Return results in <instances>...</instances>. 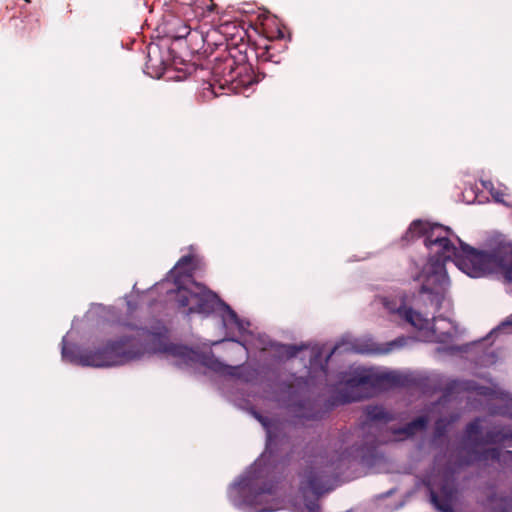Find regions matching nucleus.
I'll return each instance as SVG.
<instances>
[{"label":"nucleus","instance_id":"f257e3e1","mask_svg":"<svg viewBox=\"0 0 512 512\" xmlns=\"http://www.w3.org/2000/svg\"><path fill=\"white\" fill-rule=\"evenodd\" d=\"M163 354L172 357L178 365H189L199 359V353L186 345L171 343L161 333L138 328L134 335L109 340L102 349L81 356V363L97 367L126 364L144 355Z\"/></svg>","mask_w":512,"mask_h":512},{"label":"nucleus","instance_id":"f03ea898","mask_svg":"<svg viewBox=\"0 0 512 512\" xmlns=\"http://www.w3.org/2000/svg\"><path fill=\"white\" fill-rule=\"evenodd\" d=\"M378 445L379 442L373 439L370 442L365 441L360 446H352L341 453L335 451L332 455L325 452L309 456L305 459L304 468L299 473V490L304 496L309 492L316 497L323 495L330 490L327 485L331 475L340 469V462L350 457L360 458L363 461L374 458Z\"/></svg>","mask_w":512,"mask_h":512},{"label":"nucleus","instance_id":"7ed1b4c3","mask_svg":"<svg viewBox=\"0 0 512 512\" xmlns=\"http://www.w3.org/2000/svg\"><path fill=\"white\" fill-rule=\"evenodd\" d=\"M194 260V255H185L174 267L178 274L175 277L177 285L175 300L187 315L198 313L207 316L215 310L221 300L216 293L192 279L195 270Z\"/></svg>","mask_w":512,"mask_h":512},{"label":"nucleus","instance_id":"20e7f679","mask_svg":"<svg viewBox=\"0 0 512 512\" xmlns=\"http://www.w3.org/2000/svg\"><path fill=\"white\" fill-rule=\"evenodd\" d=\"M262 475L260 463L256 462L240 483L243 502L256 512L273 511L275 504L272 500L276 495V483L271 480L262 481Z\"/></svg>","mask_w":512,"mask_h":512},{"label":"nucleus","instance_id":"39448f33","mask_svg":"<svg viewBox=\"0 0 512 512\" xmlns=\"http://www.w3.org/2000/svg\"><path fill=\"white\" fill-rule=\"evenodd\" d=\"M451 259L430 257L422 272V285L420 292L428 294L430 301L440 309L442 301L450 287L445 264Z\"/></svg>","mask_w":512,"mask_h":512},{"label":"nucleus","instance_id":"423d86ee","mask_svg":"<svg viewBox=\"0 0 512 512\" xmlns=\"http://www.w3.org/2000/svg\"><path fill=\"white\" fill-rule=\"evenodd\" d=\"M345 383L350 388H357L382 384L400 386L403 384V381L401 375L393 372L376 375L368 371H359L347 378Z\"/></svg>","mask_w":512,"mask_h":512},{"label":"nucleus","instance_id":"0eeeda50","mask_svg":"<svg viewBox=\"0 0 512 512\" xmlns=\"http://www.w3.org/2000/svg\"><path fill=\"white\" fill-rule=\"evenodd\" d=\"M254 416L266 430L267 449L270 451L276 450L277 445L285 438V435L282 433V424L256 412L254 413Z\"/></svg>","mask_w":512,"mask_h":512},{"label":"nucleus","instance_id":"6e6552de","mask_svg":"<svg viewBox=\"0 0 512 512\" xmlns=\"http://www.w3.org/2000/svg\"><path fill=\"white\" fill-rule=\"evenodd\" d=\"M428 419L425 416L417 417L403 427L391 428V433L394 435L395 440L402 441L413 437L416 433L426 429Z\"/></svg>","mask_w":512,"mask_h":512},{"label":"nucleus","instance_id":"1a4fd4ad","mask_svg":"<svg viewBox=\"0 0 512 512\" xmlns=\"http://www.w3.org/2000/svg\"><path fill=\"white\" fill-rule=\"evenodd\" d=\"M431 503L441 512H454L452 507V491L446 485L441 488V496H439L433 487L426 483Z\"/></svg>","mask_w":512,"mask_h":512},{"label":"nucleus","instance_id":"9d476101","mask_svg":"<svg viewBox=\"0 0 512 512\" xmlns=\"http://www.w3.org/2000/svg\"><path fill=\"white\" fill-rule=\"evenodd\" d=\"M295 417L304 420H318L322 417V413L318 405L311 400H305L294 404L290 408Z\"/></svg>","mask_w":512,"mask_h":512},{"label":"nucleus","instance_id":"9b49d317","mask_svg":"<svg viewBox=\"0 0 512 512\" xmlns=\"http://www.w3.org/2000/svg\"><path fill=\"white\" fill-rule=\"evenodd\" d=\"M397 314L401 319L405 320L411 326L419 330L426 328L428 324V320L425 317L410 307L400 306L397 309Z\"/></svg>","mask_w":512,"mask_h":512},{"label":"nucleus","instance_id":"f8f14e48","mask_svg":"<svg viewBox=\"0 0 512 512\" xmlns=\"http://www.w3.org/2000/svg\"><path fill=\"white\" fill-rule=\"evenodd\" d=\"M205 364L211 370H213L217 373H223V374H226L229 376L243 378L244 380L248 381V378L244 377L241 373V371L243 369L242 365H236V366L227 365L215 358H209Z\"/></svg>","mask_w":512,"mask_h":512},{"label":"nucleus","instance_id":"ddd939ff","mask_svg":"<svg viewBox=\"0 0 512 512\" xmlns=\"http://www.w3.org/2000/svg\"><path fill=\"white\" fill-rule=\"evenodd\" d=\"M365 414L371 422L388 423L396 419L395 415L380 405H369L365 408Z\"/></svg>","mask_w":512,"mask_h":512},{"label":"nucleus","instance_id":"4468645a","mask_svg":"<svg viewBox=\"0 0 512 512\" xmlns=\"http://www.w3.org/2000/svg\"><path fill=\"white\" fill-rule=\"evenodd\" d=\"M507 439H512V431L490 430L483 437L475 439V445L501 443Z\"/></svg>","mask_w":512,"mask_h":512},{"label":"nucleus","instance_id":"2eb2a0df","mask_svg":"<svg viewBox=\"0 0 512 512\" xmlns=\"http://www.w3.org/2000/svg\"><path fill=\"white\" fill-rule=\"evenodd\" d=\"M271 349L274 352V356L282 360L296 357L303 347L292 344L273 343L271 344Z\"/></svg>","mask_w":512,"mask_h":512},{"label":"nucleus","instance_id":"dca6fc26","mask_svg":"<svg viewBox=\"0 0 512 512\" xmlns=\"http://www.w3.org/2000/svg\"><path fill=\"white\" fill-rule=\"evenodd\" d=\"M487 503L493 512H511L512 511V497L498 496L492 493L487 497Z\"/></svg>","mask_w":512,"mask_h":512},{"label":"nucleus","instance_id":"f3484780","mask_svg":"<svg viewBox=\"0 0 512 512\" xmlns=\"http://www.w3.org/2000/svg\"><path fill=\"white\" fill-rule=\"evenodd\" d=\"M429 228H430L429 222L422 221V220H415L410 224L404 238L408 241L416 239V238H420V237L426 238L428 235Z\"/></svg>","mask_w":512,"mask_h":512},{"label":"nucleus","instance_id":"a211bd4d","mask_svg":"<svg viewBox=\"0 0 512 512\" xmlns=\"http://www.w3.org/2000/svg\"><path fill=\"white\" fill-rule=\"evenodd\" d=\"M224 307V314L222 320L225 326H234L239 332L246 330L244 322L238 317L237 313L226 303H222Z\"/></svg>","mask_w":512,"mask_h":512},{"label":"nucleus","instance_id":"6ab92c4d","mask_svg":"<svg viewBox=\"0 0 512 512\" xmlns=\"http://www.w3.org/2000/svg\"><path fill=\"white\" fill-rule=\"evenodd\" d=\"M191 72V70L178 68L177 66H163L161 79L165 81H182Z\"/></svg>","mask_w":512,"mask_h":512},{"label":"nucleus","instance_id":"aec40b11","mask_svg":"<svg viewBox=\"0 0 512 512\" xmlns=\"http://www.w3.org/2000/svg\"><path fill=\"white\" fill-rule=\"evenodd\" d=\"M341 349V345H335L333 347V349L326 355L324 361L322 362V355H323V351H322V348H319L317 349L314 353H313V356L310 360L311 362V365L312 366H316V365H320V369L321 371H323L324 373H326L327 371V367H328V362L330 360V358L336 354L339 350Z\"/></svg>","mask_w":512,"mask_h":512},{"label":"nucleus","instance_id":"412c9836","mask_svg":"<svg viewBox=\"0 0 512 512\" xmlns=\"http://www.w3.org/2000/svg\"><path fill=\"white\" fill-rule=\"evenodd\" d=\"M103 347H104V345L101 346V347L95 348V349L84 350V351L80 352L78 355H74L73 351L70 348H67V347L64 346L62 348V356H63V358L68 359L70 362H74V363L80 364L82 366H85L80 361L81 356L83 354H85V353L93 352V351H97L99 349H102ZM91 366L94 367L93 365H91Z\"/></svg>","mask_w":512,"mask_h":512},{"label":"nucleus","instance_id":"4be33fe9","mask_svg":"<svg viewBox=\"0 0 512 512\" xmlns=\"http://www.w3.org/2000/svg\"><path fill=\"white\" fill-rule=\"evenodd\" d=\"M465 432H466L468 439L471 440L473 442V444H475V439L481 438V436H480L481 427H480L479 420H474V421L468 423L466 426Z\"/></svg>","mask_w":512,"mask_h":512},{"label":"nucleus","instance_id":"5701e85b","mask_svg":"<svg viewBox=\"0 0 512 512\" xmlns=\"http://www.w3.org/2000/svg\"><path fill=\"white\" fill-rule=\"evenodd\" d=\"M407 341H408V338H406L404 336L398 337V338L388 342L386 344V347L379 350V352L383 353V354H387L395 349L402 348L403 346L406 345Z\"/></svg>","mask_w":512,"mask_h":512},{"label":"nucleus","instance_id":"b1692460","mask_svg":"<svg viewBox=\"0 0 512 512\" xmlns=\"http://www.w3.org/2000/svg\"><path fill=\"white\" fill-rule=\"evenodd\" d=\"M510 248L512 249V245L510 244ZM506 261L503 262V263H497L489 273H492L494 271H499L502 273L504 279L507 281V282H512V278H508L507 277V271L512 268V261H509V258L505 259Z\"/></svg>","mask_w":512,"mask_h":512},{"label":"nucleus","instance_id":"393cba45","mask_svg":"<svg viewBox=\"0 0 512 512\" xmlns=\"http://www.w3.org/2000/svg\"><path fill=\"white\" fill-rule=\"evenodd\" d=\"M143 72L153 79H161L163 66H145Z\"/></svg>","mask_w":512,"mask_h":512},{"label":"nucleus","instance_id":"a878e982","mask_svg":"<svg viewBox=\"0 0 512 512\" xmlns=\"http://www.w3.org/2000/svg\"><path fill=\"white\" fill-rule=\"evenodd\" d=\"M482 457L484 459H491L494 461H498L500 459V449L498 448H488L482 452Z\"/></svg>","mask_w":512,"mask_h":512},{"label":"nucleus","instance_id":"bb28decb","mask_svg":"<svg viewBox=\"0 0 512 512\" xmlns=\"http://www.w3.org/2000/svg\"><path fill=\"white\" fill-rule=\"evenodd\" d=\"M305 508L307 512H322L317 500L306 501Z\"/></svg>","mask_w":512,"mask_h":512},{"label":"nucleus","instance_id":"cd10ccee","mask_svg":"<svg viewBox=\"0 0 512 512\" xmlns=\"http://www.w3.org/2000/svg\"><path fill=\"white\" fill-rule=\"evenodd\" d=\"M189 33H190V29H189V27H188V26H186V25H184V24H182V25L178 28V30H177L176 34L174 35V37H175L176 39H182V38L187 37V36L189 35Z\"/></svg>","mask_w":512,"mask_h":512},{"label":"nucleus","instance_id":"c85d7f7f","mask_svg":"<svg viewBox=\"0 0 512 512\" xmlns=\"http://www.w3.org/2000/svg\"><path fill=\"white\" fill-rule=\"evenodd\" d=\"M493 198L497 201V202H504V194L500 191H496V192H491Z\"/></svg>","mask_w":512,"mask_h":512},{"label":"nucleus","instance_id":"c756f323","mask_svg":"<svg viewBox=\"0 0 512 512\" xmlns=\"http://www.w3.org/2000/svg\"><path fill=\"white\" fill-rule=\"evenodd\" d=\"M512 325V315L502 323V327H505V326H510Z\"/></svg>","mask_w":512,"mask_h":512},{"label":"nucleus","instance_id":"7c9ffc66","mask_svg":"<svg viewBox=\"0 0 512 512\" xmlns=\"http://www.w3.org/2000/svg\"><path fill=\"white\" fill-rule=\"evenodd\" d=\"M355 351L359 352V353H365V352H368L370 350L369 349H365V348H356Z\"/></svg>","mask_w":512,"mask_h":512},{"label":"nucleus","instance_id":"2f4dec72","mask_svg":"<svg viewBox=\"0 0 512 512\" xmlns=\"http://www.w3.org/2000/svg\"><path fill=\"white\" fill-rule=\"evenodd\" d=\"M442 434H443V430H442V429H440V428L437 426V428H436V435L439 437V436H441Z\"/></svg>","mask_w":512,"mask_h":512},{"label":"nucleus","instance_id":"473e14b6","mask_svg":"<svg viewBox=\"0 0 512 512\" xmlns=\"http://www.w3.org/2000/svg\"><path fill=\"white\" fill-rule=\"evenodd\" d=\"M456 386H457V382H456V381H453V382H451V383L449 384V387H448V388H449V389H453V388H455Z\"/></svg>","mask_w":512,"mask_h":512},{"label":"nucleus","instance_id":"72a5a7b5","mask_svg":"<svg viewBox=\"0 0 512 512\" xmlns=\"http://www.w3.org/2000/svg\"><path fill=\"white\" fill-rule=\"evenodd\" d=\"M508 408L510 409L509 416L512 418V401L508 404Z\"/></svg>","mask_w":512,"mask_h":512},{"label":"nucleus","instance_id":"f704fd0d","mask_svg":"<svg viewBox=\"0 0 512 512\" xmlns=\"http://www.w3.org/2000/svg\"><path fill=\"white\" fill-rule=\"evenodd\" d=\"M189 67H190L192 70H196V68H197L198 66L191 65V66H189ZM199 67H200V68H204V66H199Z\"/></svg>","mask_w":512,"mask_h":512},{"label":"nucleus","instance_id":"c9c22d12","mask_svg":"<svg viewBox=\"0 0 512 512\" xmlns=\"http://www.w3.org/2000/svg\"><path fill=\"white\" fill-rule=\"evenodd\" d=\"M231 340H232V341H235L236 343H239V344H241V345L243 346V348H244V349L246 350V347H245V345H243V344H242V343H241V342H240L239 340H235V339H231Z\"/></svg>","mask_w":512,"mask_h":512},{"label":"nucleus","instance_id":"e433bc0d","mask_svg":"<svg viewBox=\"0 0 512 512\" xmlns=\"http://www.w3.org/2000/svg\"><path fill=\"white\" fill-rule=\"evenodd\" d=\"M506 454L510 456V458L512 459V451L511 450H507L506 451Z\"/></svg>","mask_w":512,"mask_h":512}]
</instances>
